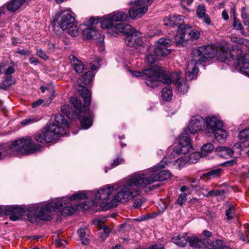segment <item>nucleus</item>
Returning a JSON list of instances; mask_svg holds the SVG:
<instances>
[{
  "label": "nucleus",
  "instance_id": "nucleus-8",
  "mask_svg": "<svg viewBox=\"0 0 249 249\" xmlns=\"http://www.w3.org/2000/svg\"><path fill=\"white\" fill-rule=\"evenodd\" d=\"M93 72L92 71H88L85 74L82 75L78 81L79 85L78 90L80 95L83 98L85 107H87L90 105V93L87 87L81 86V84L85 85L89 84L93 78Z\"/></svg>",
  "mask_w": 249,
  "mask_h": 249
},
{
  "label": "nucleus",
  "instance_id": "nucleus-47",
  "mask_svg": "<svg viewBox=\"0 0 249 249\" xmlns=\"http://www.w3.org/2000/svg\"><path fill=\"white\" fill-rule=\"evenodd\" d=\"M235 212V208L233 206H230L226 211V219L228 220H231L233 218V216Z\"/></svg>",
  "mask_w": 249,
  "mask_h": 249
},
{
  "label": "nucleus",
  "instance_id": "nucleus-53",
  "mask_svg": "<svg viewBox=\"0 0 249 249\" xmlns=\"http://www.w3.org/2000/svg\"><path fill=\"white\" fill-rule=\"evenodd\" d=\"M36 54L40 58L44 60H47L49 59L48 56L42 49H37L36 50Z\"/></svg>",
  "mask_w": 249,
  "mask_h": 249
},
{
  "label": "nucleus",
  "instance_id": "nucleus-36",
  "mask_svg": "<svg viewBox=\"0 0 249 249\" xmlns=\"http://www.w3.org/2000/svg\"><path fill=\"white\" fill-rule=\"evenodd\" d=\"M214 148V146L211 143H208L204 144L201 149L202 157H206L210 153Z\"/></svg>",
  "mask_w": 249,
  "mask_h": 249
},
{
  "label": "nucleus",
  "instance_id": "nucleus-27",
  "mask_svg": "<svg viewBox=\"0 0 249 249\" xmlns=\"http://www.w3.org/2000/svg\"><path fill=\"white\" fill-rule=\"evenodd\" d=\"M189 25L187 26L185 28H183V30L178 29V34L174 36V42L177 45L182 44L185 41V35L186 34Z\"/></svg>",
  "mask_w": 249,
  "mask_h": 249
},
{
  "label": "nucleus",
  "instance_id": "nucleus-15",
  "mask_svg": "<svg viewBox=\"0 0 249 249\" xmlns=\"http://www.w3.org/2000/svg\"><path fill=\"white\" fill-rule=\"evenodd\" d=\"M4 213L9 216V218L12 221L20 219L25 212V209L17 205L8 206L4 208Z\"/></svg>",
  "mask_w": 249,
  "mask_h": 249
},
{
  "label": "nucleus",
  "instance_id": "nucleus-4",
  "mask_svg": "<svg viewBox=\"0 0 249 249\" xmlns=\"http://www.w3.org/2000/svg\"><path fill=\"white\" fill-rule=\"evenodd\" d=\"M40 144L35 143L29 137L14 141L11 144H0V160L14 155L15 152L27 155L41 150Z\"/></svg>",
  "mask_w": 249,
  "mask_h": 249
},
{
  "label": "nucleus",
  "instance_id": "nucleus-55",
  "mask_svg": "<svg viewBox=\"0 0 249 249\" xmlns=\"http://www.w3.org/2000/svg\"><path fill=\"white\" fill-rule=\"evenodd\" d=\"M237 163V160L236 159H233L231 160H227L221 164L222 166L225 167H230L235 165Z\"/></svg>",
  "mask_w": 249,
  "mask_h": 249
},
{
  "label": "nucleus",
  "instance_id": "nucleus-13",
  "mask_svg": "<svg viewBox=\"0 0 249 249\" xmlns=\"http://www.w3.org/2000/svg\"><path fill=\"white\" fill-rule=\"evenodd\" d=\"M127 33H122L126 36L125 42L127 45L132 47L142 45V41L141 34L140 32L136 31L132 27L130 30L126 31Z\"/></svg>",
  "mask_w": 249,
  "mask_h": 249
},
{
  "label": "nucleus",
  "instance_id": "nucleus-1",
  "mask_svg": "<svg viewBox=\"0 0 249 249\" xmlns=\"http://www.w3.org/2000/svg\"><path fill=\"white\" fill-rule=\"evenodd\" d=\"M135 186L130 176L119 186L117 194L111 199L110 197L114 191L113 186L107 185L97 191H91L92 204L96 205L101 201V205L106 209L114 208L120 203L128 202L141 194L142 189Z\"/></svg>",
  "mask_w": 249,
  "mask_h": 249
},
{
  "label": "nucleus",
  "instance_id": "nucleus-57",
  "mask_svg": "<svg viewBox=\"0 0 249 249\" xmlns=\"http://www.w3.org/2000/svg\"><path fill=\"white\" fill-rule=\"evenodd\" d=\"M144 200L143 198H139L136 199L133 203V206L135 208H138L142 206L143 204Z\"/></svg>",
  "mask_w": 249,
  "mask_h": 249
},
{
  "label": "nucleus",
  "instance_id": "nucleus-12",
  "mask_svg": "<svg viewBox=\"0 0 249 249\" xmlns=\"http://www.w3.org/2000/svg\"><path fill=\"white\" fill-rule=\"evenodd\" d=\"M200 239L196 236H189L186 233H183L173 237L172 241L174 244L181 247H185L188 242L190 247L195 248Z\"/></svg>",
  "mask_w": 249,
  "mask_h": 249
},
{
  "label": "nucleus",
  "instance_id": "nucleus-43",
  "mask_svg": "<svg viewBox=\"0 0 249 249\" xmlns=\"http://www.w3.org/2000/svg\"><path fill=\"white\" fill-rule=\"evenodd\" d=\"M84 34L87 36L88 38L92 37L96 34V31L93 27L87 28L83 31Z\"/></svg>",
  "mask_w": 249,
  "mask_h": 249
},
{
  "label": "nucleus",
  "instance_id": "nucleus-42",
  "mask_svg": "<svg viewBox=\"0 0 249 249\" xmlns=\"http://www.w3.org/2000/svg\"><path fill=\"white\" fill-rule=\"evenodd\" d=\"M178 91L182 94H184L188 91V86L186 83L181 81L178 82L176 85Z\"/></svg>",
  "mask_w": 249,
  "mask_h": 249
},
{
  "label": "nucleus",
  "instance_id": "nucleus-31",
  "mask_svg": "<svg viewBox=\"0 0 249 249\" xmlns=\"http://www.w3.org/2000/svg\"><path fill=\"white\" fill-rule=\"evenodd\" d=\"M25 0H11L7 4V8L9 11H15L25 2Z\"/></svg>",
  "mask_w": 249,
  "mask_h": 249
},
{
  "label": "nucleus",
  "instance_id": "nucleus-23",
  "mask_svg": "<svg viewBox=\"0 0 249 249\" xmlns=\"http://www.w3.org/2000/svg\"><path fill=\"white\" fill-rule=\"evenodd\" d=\"M240 141L236 145L241 149L249 146V128L241 131L238 134Z\"/></svg>",
  "mask_w": 249,
  "mask_h": 249
},
{
  "label": "nucleus",
  "instance_id": "nucleus-3",
  "mask_svg": "<svg viewBox=\"0 0 249 249\" xmlns=\"http://www.w3.org/2000/svg\"><path fill=\"white\" fill-rule=\"evenodd\" d=\"M229 47L226 42L220 44L217 47L214 45L201 46L192 50V54L196 63L208 61L216 56L218 61H225L228 57Z\"/></svg>",
  "mask_w": 249,
  "mask_h": 249
},
{
  "label": "nucleus",
  "instance_id": "nucleus-17",
  "mask_svg": "<svg viewBox=\"0 0 249 249\" xmlns=\"http://www.w3.org/2000/svg\"><path fill=\"white\" fill-rule=\"evenodd\" d=\"M205 120L199 115L192 117L188 124V131L192 134H195L201 130L205 127Z\"/></svg>",
  "mask_w": 249,
  "mask_h": 249
},
{
  "label": "nucleus",
  "instance_id": "nucleus-5",
  "mask_svg": "<svg viewBox=\"0 0 249 249\" xmlns=\"http://www.w3.org/2000/svg\"><path fill=\"white\" fill-rule=\"evenodd\" d=\"M158 167L150 169L145 174L135 173L131 176L135 187L147 188L150 185L156 181H160L168 179L171 177V174L168 170L158 171Z\"/></svg>",
  "mask_w": 249,
  "mask_h": 249
},
{
  "label": "nucleus",
  "instance_id": "nucleus-18",
  "mask_svg": "<svg viewBox=\"0 0 249 249\" xmlns=\"http://www.w3.org/2000/svg\"><path fill=\"white\" fill-rule=\"evenodd\" d=\"M133 7L129 10V17L132 18L141 17L148 10V7L143 4L140 0H137L133 2Z\"/></svg>",
  "mask_w": 249,
  "mask_h": 249
},
{
  "label": "nucleus",
  "instance_id": "nucleus-51",
  "mask_svg": "<svg viewBox=\"0 0 249 249\" xmlns=\"http://www.w3.org/2000/svg\"><path fill=\"white\" fill-rule=\"evenodd\" d=\"M187 196V194L186 193H184L181 194L179 196L178 198V199L177 200V203L179 205L182 206L184 203V202L186 201Z\"/></svg>",
  "mask_w": 249,
  "mask_h": 249
},
{
  "label": "nucleus",
  "instance_id": "nucleus-11",
  "mask_svg": "<svg viewBox=\"0 0 249 249\" xmlns=\"http://www.w3.org/2000/svg\"><path fill=\"white\" fill-rule=\"evenodd\" d=\"M192 151V146L190 142V138L188 134L182 133L179 138V143L171 154L170 156L174 157L179 154H186Z\"/></svg>",
  "mask_w": 249,
  "mask_h": 249
},
{
  "label": "nucleus",
  "instance_id": "nucleus-2",
  "mask_svg": "<svg viewBox=\"0 0 249 249\" xmlns=\"http://www.w3.org/2000/svg\"><path fill=\"white\" fill-rule=\"evenodd\" d=\"M91 191L88 193L84 192H78L73 194L70 197H62L56 199L52 202H46L34 207L35 216L44 221H50L53 218V212L62 209V213L66 215H71L75 213V207L69 205L70 201L90 198L91 199Z\"/></svg>",
  "mask_w": 249,
  "mask_h": 249
},
{
  "label": "nucleus",
  "instance_id": "nucleus-56",
  "mask_svg": "<svg viewBox=\"0 0 249 249\" xmlns=\"http://www.w3.org/2000/svg\"><path fill=\"white\" fill-rule=\"evenodd\" d=\"M199 19H202V21L207 25H210L211 24V20L208 14L202 16V17H201V18H199Z\"/></svg>",
  "mask_w": 249,
  "mask_h": 249
},
{
  "label": "nucleus",
  "instance_id": "nucleus-49",
  "mask_svg": "<svg viewBox=\"0 0 249 249\" xmlns=\"http://www.w3.org/2000/svg\"><path fill=\"white\" fill-rule=\"evenodd\" d=\"M196 14L199 18L206 15L205 6L202 5H199L196 10Z\"/></svg>",
  "mask_w": 249,
  "mask_h": 249
},
{
  "label": "nucleus",
  "instance_id": "nucleus-38",
  "mask_svg": "<svg viewBox=\"0 0 249 249\" xmlns=\"http://www.w3.org/2000/svg\"><path fill=\"white\" fill-rule=\"evenodd\" d=\"M201 157H202L201 153L197 152H193L190 154L187 161L191 163H196Z\"/></svg>",
  "mask_w": 249,
  "mask_h": 249
},
{
  "label": "nucleus",
  "instance_id": "nucleus-20",
  "mask_svg": "<svg viewBox=\"0 0 249 249\" xmlns=\"http://www.w3.org/2000/svg\"><path fill=\"white\" fill-rule=\"evenodd\" d=\"M74 22L75 18L73 16L66 11L61 13L58 18V24L63 30H65L69 25Z\"/></svg>",
  "mask_w": 249,
  "mask_h": 249
},
{
  "label": "nucleus",
  "instance_id": "nucleus-14",
  "mask_svg": "<svg viewBox=\"0 0 249 249\" xmlns=\"http://www.w3.org/2000/svg\"><path fill=\"white\" fill-rule=\"evenodd\" d=\"M184 17L182 15H169L164 18V24L172 27H178V29L183 30L188 25L182 24Z\"/></svg>",
  "mask_w": 249,
  "mask_h": 249
},
{
  "label": "nucleus",
  "instance_id": "nucleus-34",
  "mask_svg": "<svg viewBox=\"0 0 249 249\" xmlns=\"http://www.w3.org/2000/svg\"><path fill=\"white\" fill-rule=\"evenodd\" d=\"M245 231L243 232L239 231L238 232V236L239 239L245 243L249 242V224H245L243 226Z\"/></svg>",
  "mask_w": 249,
  "mask_h": 249
},
{
  "label": "nucleus",
  "instance_id": "nucleus-21",
  "mask_svg": "<svg viewBox=\"0 0 249 249\" xmlns=\"http://www.w3.org/2000/svg\"><path fill=\"white\" fill-rule=\"evenodd\" d=\"M191 55L192 60L188 63L186 72L185 79L187 81H190L196 78L198 71V69L196 68V65H199L202 63H197L196 61L194 60V57L192 54V51L191 52Z\"/></svg>",
  "mask_w": 249,
  "mask_h": 249
},
{
  "label": "nucleus",
  "instance_id": "nucleus-26",
  "mask_svg": "<svg viewBox=\"0 0 249 249\" xmlns=\"http://www.w3.org/2000/svg\"><path fill=\"white\" fill-rule=\"evenodd\" d=\"M214 136L215 139L219 142H224L227 137L228 136L227 132L222 127H220V128L216 129V130L212 132Z\"/></svg>",
  "mask_w": 249,
  "mask_h": 249
},
{
  "label": "nucleus",
  "instance_id": "nucleus-52",
  "mask_svg": "<svg viewBox=\"0 0 249 249\" xmlns=\"http://www.w3.org/2000/svg\"><path fill=\"white\" fill-rule=\"evenodd\" d=\"M146 59L149 64H154L157 60V57L152 54H147L146 56Z\"/></svg>",
  "mask_w": 249,
  "mask_h": 249
},
{
  "label": "nucleus",
  "instance_id": "nucleus-33",
  "mask_svg": "<svg viewBox=\"0 0 249 249\" xmlns=\"http://www.w3.org/2000/svg\"><path fill=\"white\" fill-rule=\"evenodd\" d=\"M222 169L220 168H217L215 169L212 170L209 172L204 174L200 177L201 179H211L212 178H215L219 176Z\"/></svg>",
  "mask_w": 249,
  "mask_h": 249
},
{
  "label": "nucleus",
  "instance_id": "nucleus-32",
  "mask_svg": "<svg viewBox=\"0 0 249 249\" xmlns=\"http://www.w3.org/2000/svg\"><path fill=\"white\" fill-rule=\"evenodd\" d=\"M171 53L170 50L166 47L156 45L154 49V53L158 56H165Z\"/></svg>",
  "mask_w": 249,
  "mask_h": 249
},
{
  "label": "nucleus",
  "instance_id": "nucleus-6",
  "mask_svg": "<svg viewBox=\"0 0 249 249\" xmlns=\"http://www.w3.org/2000/svg\"><path fill=\"white\" fill-rule=\"evenodd\" d=\"M65 134L66 130L63 127L53 123L47 124L40 132L36 133L34 136V139L38 142H51L57 140L60 135H64Z\"/></svg>",
  "mask_w": 249,
  "mask_h": 249
},
{
  "label": "nucleus",
  "instance_id": "nucleus-45",
  "mask_svg": "<svg viewBox=\"0 0 249 249\" xmlns=\"http://www.w3.org/2000/svg\"><path fill=\"white\" fill-rule=\"evenodd\" d=\"M191 26H189V28L186 33V34H189L192 39L196 40L200 36V33L198 31L194 30V29H190Z\"/></svg>",
  "mask_w": 249,
  "mask_h": 249
},
{
  "label": "nucleus",
  "instance_id": "nucleus-35",
  "mask_svg": "<svg viewBox=\"0 0 249 249\" xmlns=\"http://www.w3.org/2000/svg\"><path fill=\"white\" fill-rule=\"evenodd\" d=\"M172 96V90L169 86L163 88L161 91V97L163 100L169 101L171 100Z\"/></svg>",
  "mask_w": 249,
  "mask_h": 249
},
{
  "label": "nucleus",
  "instance_id": "nucleus-59",
  "mask_svg": "<svg viewBox=\"0 0 249 249\" xmlns=\"http://www.w3.org/2000/svg\"><path fill=\"white\" fill-rule=\"evenodd\" d=\"M29 62L35 65H37L39 63V60L35 57H31L29 59Z\"/></svg>",
  "mask_w": 249,
  "mask_h": 249
},
{
  "label": "nucleus",
  "instance_id": "nucleus-30",
  "mask_svg": "<svg viewBox=\"0 0 249 249\" xmlns=\"http://www.w3.org/2000/svg\"><path fill=\"white\" fill-rule=\"evenodd\" d=\"M79 119L81 126L84 129H88L92 124V117L90 114L89 116H81Z\"/></svg>",
  "mask_w": 249,
  "mask_h": 249
},
{
  "label": "nucleus",
  "instance_id": "nucleus-10",
  "mask_svg": "<svg viewBox=\"0 0 249 249\" xmlns=\"http://www.w3.org/2000/svg\"><path fill=\"white\" fill-rule=\"evenodd\" d=\"M230 57L237 61V66L240 71L249 76V54H243L242 51L238 50L237 52L233 49L230 52Z\"/></svg>",
  "mask_w": 249,
  "mask_h": 249
},
{
  "label": "nucleus",
  "instance_id": "nucleus-41",
  "mask_svg": "<svg viewBox=\"0 0 249 249\" xmlns=\"http://www.w3.org/2000/svg\"><path fill=\"white\" fill-rule=\"evenodd\" d=\"M40 119V117L31 116L26 118L21 122V124L27 125L38 122Z\"/></svg>",
  "mask_w": 249,
  "mask_h": 249
},
{
  "label": "nucleus",
  "instance_id": "nucleus-37",
  "mask_svg": "<svg viewBox=\"0 0 249 249\" xmlns=\"http://www.w3.org/2000/svg\"><path fill=\"white\" fill-rule=\"evenodd\" d=\"M65 30H67L68 33L72 36H76L78 35L79 28L75 22L69 25Z\"/></svg>",
  "mask_w": 249,
  "mask_h": 249
},
{
  "label": "nucleus",
  "instance_id": "nucleus-29",
  "mask_svg": "<svg viewBox=\"0 0 249 249\" xmlns=\"http://www.w3.org/2000/svg\"><path fill=\"white\" fill-rule=\"evenodd\" d=\"M216 150L219 155L222 157L228 158L231 157L233 154V150L230 148L221 146L216 148Z\"/></svg>",
  "mask_w": 249,
  "mask_h": 249
},
{
  "label": "nucleus",
  "instance_id": "nucleus-48",
  "mask_svg": "<svg viewBox=\"0 0 249 249\" xmlns=\"http://www.w3.org/2000/svg\"><path fill=\"white\" fill-rule=\"evenodd\" d=\"M107 218L106 216L98 217L93 220V223L94 225L101 227L104 225V223L107 220Z\"/></svg>",
  "mask_w": 249,
  "mask_h": 249
},
{
  "label": "nucleus",
  "instance_id": "nucleus-22",
  "mask_svg": "<svg viewBox=\"0 0 249 249\" xmlns=\"http://www.w3.org/2000/svg\"><path fill=\"white\" fill-rule=\"evenodd\" d=\"M205 120L206 129L209 133L220 128V127H223L222 122L214 116H208Z\"/></svg>",
  "mask_w": 249,
  "mask_h": 249
},
{
  "label": "nucleus",
  "instance_id": "nucleus-63",
  "mask_svg": "<svg viewBox=\"0 0 249 249\" xmlns=\"http://www.w3.org/2000/svg\"><path fill=\"white\" fill-rule=\"evenodd\" d=\"M242 18L244 20V22H245L246 20L248 19V18H249V15H248L246 12L245 11L244 8L242 9Z\"/></svg>",
  "mask_w": 249,
  "mask_h": 249
},
{
  "label": "nucleus",
  "instance_id": "nucleus-62",
  "mask_svg": "<svg viewBox=\"0 0 249 249\" xmlns=\"http://www.w3.org/2000/svg\"><path fill=\"white\" fill-rule=\"evenodd\" d=\"M43 103V100L42 99H39L38 100L34 102L32 104V107L35 108L37 107V106L40 105Z\"/></svg>",
  "mask_w": 249,
  "mask_h": 249
},
{
  "label": "nucleus",
  "instance_id": "nucleus-58",
  "mask_svg": "<svg viewBox=\"0 0 249 249\" xmlns=\"http://www.w3.org/2000/svg\"><path fill=\"white\" fill-rule=\"evenodd\" d=\"M15 72V70L13 66H9L4 71L5 75H11Z\"/></svg>",
  "mask_w": 249,
  "mask_h": 249
},
{
  "label": "nucleus",
  "instance_id": "nucleus-54",
  "mask_svg": "<svg viewBox=\"0 0 249 249\" xmlns=\"http://www.w3.org/2000/svg\"><path fill=\"white\" fill-rule=\"evenodd\" d=\"M233 26L234 28L237 30H241L243 28V26L240 20L236 18H235L234 19Z\"/></svg>",
  "mask_w": 249,
  "mask_h": 249
},
{
  "label": "nucleus",
  "instance_id": "nucleus-46",
  "mask_svg": "<svg viewBox=\"0 0 249 249\" xmlns=\"http://www.w3.org/2000/svg\"><path fill=\"white\" fill-rule=\"evenodd\" d=\"M101 229H103V232L101 233L100 237L103 241L108 236L109 234L111 231V229L107 226L103 225L102 227H100Z\"/></svg>",
  "mask_w": 249,
  "mask_h": 249
},
{
  "label": "nucleus",
  "instance_id": "nucleus-64",
  "mask_svg": "<svg viewBox=\"0 0 249 249\" xmlns=\"http://www.w3.org/2000/svg\"><path fill=\"white\" fill-rule=\"evenodd\" d=\"M99 19H95L94 18L91 17L89 18V24L92 25L94 24H97L98 23Z\"/></svg>",
  "mask_w": 249,
  "mask_h": 249
},
{
  "label": "nucleus",
  "instance_id": "nucleus-39",
  "mask_svg": "<svg viewBox=\"0 0 249 249\" xmlns=\"http://www.w3.org/2000/svg\"><path fill=\"white\" fill-rule=\"evenodd\" d=\"M55 124L57 125H61L62 127L63 124H66L67 121L64 117L61 114H56L54 116Z\"/></svg>",
  "mask_w": 249,
  "mask_h": 249
},
{
  "label": "nucleus",
  "instance_id": "nucleus-19",
  "mask_svg": "<svg viewBox=\"0 0 249 249\" xmlns=\"http://www.w3.org/2000/svg\"><path fill=\"white\" fill-rule=\"evenodd\" d=\"M160 74L158 80V84L159 81H161L162 83L169 85L171 83H174L176 85L178 82L182 80L180 79V73L178 72H174L169 75L164 73L160 69Z\"/></svg>",
  "mask_w": 249,
  "mask_h": 249
},
{
  "label": "nucleus",
  "instance_id": "nucleus-9",
  "mask_svg": "<svg viewBox=\"0 0 249 249\" xmlns=\"http://www.w3.org/2000/svg\"><path fill=\"white\" fill-rule=\"evenodd\" d=\"M100 26L102 28H107L109 32L118 34L119 33H127L126 31L130 30L131 25L124 24V23H115L108 15L104 17V19L100 21Z\"/></svg>",
  "mask_w": 249,
  "mask_h": 249
},
{
  "label": "nucleus",
  "instance_id": "nucleus-7",
  "mask_svg": "<svg viewBox=\"0 0 249 249\" xmlns=\"http://www.w3.org/2000/svg\"><path fill=\"white\" fill-rule=\"evenodd\" d=\"M160 68L158 66L149 69H145L142 71H131L130 72L136 77H142L146 85L154 89L158 86V80L160 74Z\"/></svg>",
  "mask_w": 249,
  "mask_h": 249
},
{
  "label": "nucleus",
  "instance_id": "nucleus-60",
  "mask_svg": "<svg viewBox=\"0 0 249 249\" xmlns=\"http://www.w3.org/2000/svg\"><path fill=\"white\" fill-rule=\"evenodd\" d=\"M17 53L23 55H28L30 52L28 50H18Z\"/></svg>",
  "mask_w": 249,
  "mask_h": 249
},
{
  "label": "nucleus",
  "instance_id": "nucleus-40",
  "mask_svg": "<svg viewBox=\"0 0 249 249\" xmlns=\"http://www.w3.org/2000/svg\"><path fill=\"white\" fill-rule=\"evenodd\" d=\"M61 112L69 118H72L73 114V111L71 109L69 106H63L61 107Z\"/></svg>",
  "mask_w": 249,
  "mask_h": 249
},
{
  "label": "nucleus",
  "instance_id": "nucleus-50",
  "mask_svg": "<svg viewBox=\"0 0 249 249\" xmlns=\"http://www.w3.org/2000/svg\"><path fill=\"white\" fill-rule=\"evenodd\" d=\"M124 160L123 158L118 157L113 160V161L110 164V167L109 168V169L113 168L119 164L124 163Z\"/></svg>",
  "mask_w": 249,
  "mask_h": 249
},
{
  "label": "nucleus",
  "instance_id": "nucleus-28",
  "mask_svg": "<svg viewBox=\"0 0 249 249\" xmlns=\"http://www.w3.org/2000/svg\"><path fill=\"white\" fill-rule=\"evenodd\" d=\"M110 15L115 23H122V21L127 20L128 18V16L123 12H114Z\"/></svg>",
  "mask_w": 249,
  "mask_h": 249
},
{
  "label": "nucleus",
  "instance_id": "nucleus-61",
  "mask_svg": "<svg viewBox=\"0 0 249 249\" xmlns=\"http://www.w3.org/2000/svg\"><path fill=\"white\" fill-rule=\"evenodd\" d=\"M77 234L80 238L84 237L86 235V232L84 229H80L77 231Z\"/></svg>",
  "mask_w": 249,
  "mask_h": 249
},
{
  "label": "nucleus",
  "instance_id": "nucleus-25",
  "mask_svg": "<svg viewBox=\"0 0 249 249\" xmlns=\"http://www.w3.org/2000/svg\"><path fill=\"white\" fill-rule=\"evenodd\" d=\"M71 102L74 107L73 111V114L75 116H79L83 111H86V109L82 105L81 101L78 99L77 98L73 97L71 99Z\"/></svg>",
  "mask_w": 249,
  "mask_h": 249
},
{
  "label": "nucleus",
  "instance_id": "nucleus-44",
  "mask_svg": "<svg viewBox=\"0 0 249 249\" xmlns=\"http://www.w3.org/2000/svg\"><path fill=\"white\" fill-rule=\"evenodd\" d=\"M171 44V41L170 39L167 38H161L158 40L156 45L165 47L167 48Z\"/></svg>",
  "mask_w": 249,
  "mask_h": 249
},
{
  "label": "nucleus",
  "instance_id": "nucleus-24",
  "mask_svg": "<svg viewBox=\"0 0 249 249\" xmlns=\"http://www.w3.org/2000/svg\"><path fill=\"white\" fill-rule=\"evenodd\" d=\"M69 59L75 71L77 73H81L84 69V63L72 54L70 55Z\"/></svg>",
  "mask_w": 249,
  "mask_h": 249
},
{
  "label": "nucleus",
  "instance_id": "nucleus-16",
  "mask_svg": "<svg viewBox=\"0 0 249 249\" xmlns=\"http://www.w3.org/2000/svg\"><path fill=\"white\" fill-rule=\"evenodd\" d=\"M223 242L220 239L211 240L210 239H200L195 247L197 249H221Z\"/></svg>",
  "mask_w": 249,
  "mask_h": 249
}]
</instances>
